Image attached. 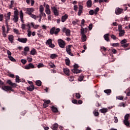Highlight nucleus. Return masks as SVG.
Here are the masks:
<instances>
[{"mask_svg": "<svg viewBox=\"0 0 130 130\" xmlns=\"http://www.w3.org/2000/svg\"><path fill=\"white\" fill-rule=\"evenodd\" d=\"M26 26L28 27L27 30V32H28L27 36L28 37H31V31L30 30L31 29V26H30V24H22L21 29H22V30H26Z\"/></svg>", "mask_w": 130, "mask_h": 130, "instance_id": "nucleus-1", "label": "nucleus"}, {"mask_svg": "<svg viewBox=\"0 0 130 130\" xmlns=\"http://www.w3.org/2000/svg\"><path fill=\"white\" fill-rule=\"evenodd\" d=\"M79 65L78 64H75L74 65V69L71 70L72 73L74 74H80L81 72H82V70H78Z\"/></svg>", "mask_w": 130, "mask_h": 130, "instance_id": "nucleus-2", "label": "nucleus"}, {"mask_svg": "<svg viewBox=\"0 0 130 130\" xmlns=\"http://www.w3.org/2000/svg\"><path fill=\"white\" fill-rule=\"evenodd\" d=\"M60 31V29L59 28H56L55 29V27H52L50 30V33L51 35H53V34H55V35H57V34H58V32Z\"/></svg>", "mask_w": 130, "mask_h": 130, "instance_id": "nucleus-3", "label": "nucleus"}, {"mask_svg": "<svg viewBox=\"0 0 130 130\" xmlns=\"http://www.w3.org/2000/svg\"><path fill=\"white\" fill-rule=\"evenodd\" d=\"M58 45L61 47V48H64L66 46V42L62 40V39H58Z\"/></svg>", "mask_w": 130, "mask_h": 130, "instance_id": "nucleus-4", "label": "nucleus"}, {"mask_svg": "<svg viewBox=\"0 0 130 130\" xmlns=\"http://www.w3.org/2000/svg\"><path fill=\"white\" fill-rule=\"evenodd\" d=\"M46 45H49V47H51V48L55 47V45L52 44V40L51 39H48V40L46 42Z\"/></svg>", "mask_w": 130, "mask_h": 130, "instance_id": "nucleus-5", "label": "nucleus"}, {"mask_svg": "<svg viewBox=\"0 0 130 130\" xmlns=\"http://www.w3.org/2000/svg\"><path fill=\"white\" fill-rule=\"evenodd\" d=\"M2 90H4V91H6V92H8V91H11L12 92L14 91V90L12 89V87L9 86H6V85H2Z\"/></svg>", "mask_w": 130, "mask_h": 130, "instance_id": "nucleus-6", "label": "nucleus"}, {"mask_svg": "<svg viewBox=\"0 0 130 130\" xmlns=\"http://www.w3.org/2000/svg\"><path fill=\"white\" fill-rule=\"evenodd\" d=\"M126 42H127V40H126V39L122 40L120 42L121 44H122L121 45V46L122 47H124V48H125L126 47H127V46H128V45H129V44H127V43H126Z\"/></svg>", "mask_w": 130, "mask_h": 130, "instance_id": "nucleus-7", "label": "nucleus"}, {"mask_svg": "<svg viewBox=\"0 0 130 130\" xmlns=\"http://www.w3.org/2000/svg\"><path fill=\"white\" fill-rule=\"evenodd\" d=\"M51 10L54 13V16L58 17L59 15V12L57 11V9L55 6H53L51 7Z\"/></svg>", "mask_w": 130, "mask_h": 130, "instance_id": "nucleus-8", "label": "nucleus"}, {"mask_svg": "<svg viewBox=\"0 0 130 130\" xmlns=\"http://www.w3.org/2000/svg\"><path fill=\"white\" fill-rule=\"evenodd\" d=\"M62 32L66 33L67 36H71V30L67 28V27H63L62 29Z\"/></svg>", "mask_w": 130, "mask_h": 130, "instance_id": "nucleus-9", "label": "nucleus"}, {"mask_svg": "<svg viewBox=\"0 0 130 130\" xmlns=\"http://www.w3.org/2000/svg\"><path fill=\"white\" fill-rule=\"evenodd\" d=\"M123 13V10L120 8H117L115 9V13L116 15H120V14H122Z\"/></svg>", "mask_w": 130, "mask_h": 130, "instance_id": "nucleus-10", "label": "nucleus"}, {"mask_svg": "<svg viewBox=\"0 0 130 130\" xmlns=\"http://www.w3.org/2000/svg\"><path fill=\"white\" fill-rule=\"evenodd\" d=\"M66 51L69 55H71V56H74V54L71 52V45H68V47H66Z\"/></svg>", "mask_w": 130, "mask_h": 130, "instance_id": "nucleus-11", "label": "nucleus"}, {"mask_svg": "<svg viewBox=\"0 0 130 130\" xmlns=\"http://www.w3.org/2000/svg\"><path fill=\"white\" fill-rule=\"evenodd\" d=\"M33 12H34V9L33 8H27L26 10V14H27L29 16L32 14Z\"/></svg>", "mask_w": 130, "mask_h": 130, "instance_id": "nucleus-12", "label": "nucleus"}, {"mask_svg": "<svg viewBox=\"0 0 130 130\" xmlns=\"http://www.w3.org/2000/svg\"><path fill=\"white\" fill-rule=\"evenodd\" d=\"M35 68V67L33 64H32V63H29L28 65L25 66L24 69L25 70H30V69H34Z\"/></svg>", "mask_w": 130, "mask_h": 130, "instance_id": "nucleus-13", "label": "nucleus"}, {"mask_svg": "<svg viewBox=\"0 0 130 130\" xmlns=\"http://www.w3.org/2000/svg\"><path fill=\"white\" fill-rule=\"evenodd\" d=\"M17 41H19V42H21V43H27V41H28V39H27V38H18L17 39Z\"/></svg>", "mask_w": 130, "mask_h": 130, "instance_id": "nucleus-14", "label": "nucleus"}, {"mask_svg": "<svg viewBox=\"0 0 130 130\" xmlns=\"http://www.w3.org/2000/svg\"><path fill=\"white\" fill-rule=\"evenodd\" d=\"M68 18H69V15H68V14H65L63 16H62L61 17V22L62 23H64V22H66V21H67V19H68Z\"/></svg>", "mask_w": 130, "mask_h": 130, "instance_id": "nucleus-15", "label": "nucleus"}, {"mask_svg": "<svg viewBox=\"0 0 130 130\" xmlns=\"http://www.w3.org/2000/svg\"><path fill=\"white\" fill-rule=\"evenodd\" d=\"M83 6L82 5H79V11H78V16H81L82 14H83Z\"/></svg>", "mask_w": 130, "mask_h": 130, "instance_id": "nucleus-16", "label": "nucleus"}, {"mask_svg": "<svg viewBox=\"0 0 130 130\" xmlns=\"http://www.w3.org/2000/svg\"><path fill=\"white\" fill-rule=\"evenodd\" d=\"M109 34H106L104 36V38L106 41H107V42H109L110 41V40L109 39V36H110Z\"/></svg>", "mask_w": 130, "mask_h": 130, "instance_id": "nucleus-17", "label": "nucleus"}, {"mask_svg": "<svg viewBox=\"0 0 130 130\" xmlns=\"http://www.w3.org/2000/svg\"><path fill=\"white\" fill-rule=\"evenodd\" d=\"M63 71L65 75H67V76H70V69L68 68H64L63 69Z\"/></svg>", "mask_w": 130, "mask_h": 130, "instance_id": "nucleus-18", "label": "nucleus"}, {"mask_svg": "<svg viewBox=\"0 0 130 130\" xmlns=\"http://www.w3.org/2000/svg\"><path fill=\"white\" fill-rule=\"evenodd\" d=\"M51 128L52 130H57L58 128V124L57 123L54 124L52 126Z\"/></svg>", "mask_w": 130, "mask_h": 130, "instance_id": "nucleus-19", "label": "nucleus"}, {"mask_svg": "<svg viewBox=\"0 0 130 130\" xmlns=\"http://www.w3.org/2000/svg\"><path fill=\"white\" fill-rule=\"evenodd\" d=\"M27 90H28V91H30V92H32V91H33L34 90V89H35L34 88V85H31L28 87H27L26 88Z\"/></svg>", "mask_w": 130, "mask_h": 130, "instance_id": "nucleus-20", "label": "nucleus"}, {"mask_svg": "<svg viewBox=\"0 0 130 130\" xmlns=\"http://www.w3.org/2000/svg\"><path fill=\"white\" fill-rule=\"evenodd\" d=\"M58 55L56 54H51L50 56V58L52 59H55L56 57H58Z\"/></svg>", "mask_w": 130, "mask_h": 130, "instance_id": "nucleus-21", "label": "nucleus"}, {"mask_svg": "<svg viewBox=\"0 0 130 130\" xmlns=\"http://www.w3.org/2000/svg\"><path fill=\"white\" fill-rule=\"evenodd\" d=\"M86 5H87V8H91V7H92V1L91 0H88L86 2Z\"/></svg>", "mask_w": 130, "mask_h": 130, "instance_id": "nucleus-22", "label": "nucleus"}, {"mask_svg": "<svg viewBox=\"0 0 130 130\" xmlns=\"http://www.w3.org/2000/svg\"><path fill=\"white\" fill-rule=\"evenodd\" d=\"M81 39L82 42H85V41L87 40V36H86V35H81Z\"/></svg>", "mask_w": 130, "mask_h": 130, "instance_id": "nucleus-23", "label": "nucleus"}, {"mask_svg": "<svg viewBox=\"0 0 130 130\" xmlns=\"http://www.w3.org/2000/svg\"><path fill=\"white\" fill-rule=\"evenodd\" d=\"M119 37H122V36H124V34L125 33V32L124 31V30H120L119 31Z\"/></svg>", "mask_w": 130, "mask_h": 130, "instance_id": "nucleus-24", "label": "nucleus"}, {"mask_svg": "<svg viewBox=\"0 0 130 130\" xmlns=\"http://www.w3.org/2000/svg\"><path fill=\"white\" fill-rule=\"evenodd\" d=\"M51 109L52 111L55 113H57V112H58V110H57V108L54 106L51 107Z\"/></svg>", "mask_w": 130, "mask_h": 130, "instance_id": "nucleus-25", "label": "nucleus"}, {"mask_svg": "<svg viewBox=\"0 0 130 130\" xmlns=\"http://www.w3.org/2000/svg\"><path fill=\"white\" fill-rule=\"evenodd\" d=\"M8 39L9 41H10L11 43H13L14 41V36L12 35L9 36Z\"/></svg>", "mask_w": 130, "mask_h": 130, "instance_id": "nucleus-26", "label": "nucleus"}, {"mask_svg": "<svg viewBox=\"0 0 130 130\" xmlns=\"http://www.w3.org/2000/svg\"><path fill=\"white\" fill-rule=\"evenodd\" d=\"M81 35H85V34H86V31L84 30V27H83V26H81Z\"/></svg>", "mask_w": 130, "mask_h": 130, "instance_id": "nucleus-27", "label": "nucleus"}, {"mask_svg": "<svg viewBox=\"0 0 130 130\" xmlns=\"http://www.w3.org/2000/svg\"><path fill=\"white\" fill-rule=\"evenodd\" d=\"M100 111L102 113H106V112H108V109L106 108H103L100 110Z\"/></svg>", "mask_w": 130, "mask_h": 130, "instance_id": "nucleus-28", "label": "nucleus"}, {"mask_svg": "<svg viewBox=\"0 0 130 130\" xmlns=\"http://www.w3.org/2000/svg\"><path fill=\"white\" fill-rule=\"evenodd\" d=\"M8 58H9L10 60H11V61H13V62H16V61H17L16 59H15L12 56H9V57H8Z\"/></svg>", "mask_w": 130, "mask_h": 130, "instance_id": "nucleus-29", "label": "nucleus"}, {"mask_svg": "<svg viewBox=\"0 0 130 130\" xmlns=\"http://www.w3.org/2000/svg\"><path fill=\"white\" fill-rule=\"evenodd\" d=\"M42 84V82L40 80H37L36 82V84L37 85V86H38V87H40Z\"/></svg>", "mask_w": 130, "mask_h": 130, "instance_id": "nucleus-30", "label": "nucleus"}, {"mask_svg": "<svg viewBox=\"0 0 130 130\" xmlns=\"http://www.w3.org/2000/svg\"><path fill=\"white\" fill-rule=\"evenodd\" d=\"M29 16L30 17H31V18H32V19H34L35 20H37V19H38V16H36L32 13Z\"/></svg>", "mask_w": 130, "mask_h": 130, "instance_id": "nucleus-31", "label": "nucleus"}, {"mask_svg": "<svg viewBox=\"0 0 130 130\" xmlns=\"http://www.w3.org/2000/svg\"><path fill=\"white\" fill-rule=\"evenodd\" d=\"M30 54H31V55H35V54H36V50L34 48L32 49L30 51Z\"/></svg>", "mask_w": 130, "mask_h": 130, "instance_id": "nucleus-32", "label": "nucleus"}, {"mask_svg": "<svg viewBox=\"0 0 130 130\" xmlns=\"http://www.w3.org/2000/svg\"><path fill=\"white\" fill-rule=\"evenodd\" d=\"M111 46H113V47H118L119 46V43H112L111 44Z\"/></svg>", "mask_w": 130, "mask_h": 130, "instance_id": "nucleus-33", "label": "nucleus"}, {"mask_svg": "<svg viewBox=\"0 0 130 130\" xmlns=\"http://www.w3.org/2000/svg\"><path fill=\"white\" fill-rule=\"evenodd\" d=\"M19 20V18L18 16H16V15H14V18H13V21H14V23H17Z\"/></svg>", "mask_w": 130, "mask_h": 130, "instance_id": "nucleus-34", "label": "nucleus"}, {"mask_svg": "<svg viewBox=\"0 0 130 130\" xmlns=\"http://www.w3.org/2000/svg\"><path fill=\"white\" fill-rule=\"evenodd\" d=\"M65 62L66 66H70V62H71V61L70 60V59L68 58L67 59H65Z\"/></svg>", "mask_w": 130, "mask_h": 130, "instance_id": "nucleus-35", "label": "nucleus"}, {"mask_svg": "<svg viewBox=\"0 0 130 130\" xmlns=\"http://www.w3.org/2000/svg\"><path fill=\"white\" fill-rule=\"evenodd\" d=\"M128 118H129V114H127L124 116V121H128Z\"/></svg>", "mask_w": 130, "mask_h": 130, "instance_id": "nucleus-36", "label": "nucleus"}, {"mask_svg": "<svg viewBox=\"0 0 130 130\" xmlns=\"http://www.w3.org/2000/svg\"><path fill=\"white\" fill-rule=\"evenodd\" d=\"M105 93H106V94H108V95H109V94H110V93H111L112 91L111 89H106L104 90Z\"/></svg>", "mask_w": 130, "mask_h": 130, "instance_id": "nucleus-37", "label": "nucleus"}, {"mask_svg": "<svg viewBox=\"0 0 130 130\" xmlns=\"http://www.w3.org/2000/svg\"><path fill=\"white\" fill-rule=\"evenodd\" d=\"M20 77H19V76L18 75H16V79H15V81H16V83H20Z\"/></svg>", "mask_w": 130, "mask_h": 130, "instance_id": "nucleus-38", "label": "nucleus"}, {"mask_svg": "<svg viewBox=\"0 0 130 130\" xmlns=\"http://www.w3.org/2000/svg\"><path fill=\"white\" fill-rule=\"evenodd\" d=\"M31 26H32L33 28H35V29H37L38 28V27H39V25H34V22H31Z\"/></svg>", "mask_w": 130, "mask_h": 130, "instance_id": "nucleus-39", "label": "nucleus"}, {"mask_svg": "<svg viewBox=\"0 0 130 130\" xmlns=\"http://www.w3.org/2000/svg\"><path fill=\"white\" fill-rule=\"evenodd\" d=\"M43 11H44V8L43 7V6L41 5L40 6V12L41 13H43Z\"/></svg>", "mask_w": 130, "mask_h": 130, "instance_id": "nucleus-40", "label": "nucleus"}, {"mask_svg": "<svg viewBox=\"0 0 130 130\" xmlns=\"http://www.w3.org/2000/svg\"><path fill=\"white\" fill-rule=\"evenodd\" d=\"M111 38H112V39H113V40H116V39H118V38H116V37L115 36H114V35H111Z\"/></svg>", "mask_w": 130, "mask_h": 130, "instance_id": "nucleus-41", "label": "nucleus"}, {"mask_svg": "<svg viewBox=\"0 0 130 130\" xmlns=\"http://www.w3.org/2000/svg\"><path fill=\"white\" fill-rule=\"evenodd\" d=\"M10 18H11V12H8L6 16V19H7V20H10Z\"/></svg>", "mask_w": 130, "mask_h": 130, "instance_id": "nucleus-42", "label": "nucleus"}, {"mask_svg": "<svg viewBox=\"0 0 130 130\" xmlns=\"http://www.w3.org/2000/svg\"><path fill=\"white\" fill-rule=\"evenodd\" d=\"M123 122L126 126H129V122L128 121H123Z\"/></svg>", "mask_w": 130, "mask_h": 130, "instance_id": "nucleus-43", "label": "nucleus"}, {"mask_svg": "<svg viewBox=\"0 0 130 130\" xmlns=\"http://www.w3.org/2000/svg\"><path fill=\"white\" fill-rule=\"evenodd\" d=\"M49 67H50L51 69H55L56 68L55 64H54V63H52L51 64H49Z\"/></svg>", "mask_w": 130, "mask_h": 130, "instance_id": "nucleus-44", "label": "nucleus"}, {"mask_svg": "<svg viewBox=\"0 0 130 130\" xmlns=\"http://www.w3.org/2000/svg\"><path fill=\"white\" fill-rule=\"evenodd\" d=\"M83 80H84L83 76H79V79H78V81H79V82H82V81H83Z\"/></svg>", "mask_w": 130, "mask_h": 130, "instance_id": "nucleus-45", "label": "nucleus"}, {"mask_svg": "<svg viewBox=\"0 0 130 130\" xmlns=\"http://www.w3.org/2000/svg\"><path fill=\"white\" fill-rule=\"evenodd\" d=\"M76 97L77 99H80L81 98V94L79 93H76Z\"/></svg>", "mask_w": 130, "mask_h": 130, "instance_id": "nucleus-46", "label": "nucleus"}, {"mask_svg": "<svg viewBox=\"0 0 130 130\" xmlns=\"http://www.w3.org/2000/svg\"><path fill=\"white\" fill-rule=\"evenodd\" d=\"M89 15H90V16H93V15H94V10H90L89 12Z\"/></svg>", "mask_w": 130, "mask_h": 130, "instance_id": "nucleus-47", "label": "nucleus"}, {"mask_svg": "<svg viewBox=\"0 0 130 130\" xmlns=\"http://www.w3.org/2000/svg\"><path fill=\"white\" fill-rule=\"evenodd\" d=\"M43 101H44V103L46 104H47H47H49V103H50V100H47V101H46V100H44Z\"/></svg>", "mask_w": 130, "mask_h": 130, "instance_id": "nucleus-48", "label": "nucleus"}, {"mask_svg": "<svg viewBox=\"0 0 130 130\" xmlns=\"http://www.w3.org/2000/svg\"><path fill=\"white\" fill-rule=\"evenodd\" d=\"M46 12V14H47V15H50L51 12L50 11V9L48 10H45Z\"/></svg>", "mask_w": 130, "mask_h": 130, "instance_id": "nucleus-49", "label": "nucleus"}, {"mask_svg": "<svg viewBox=\"0 0 130 130\" xmlns=\"http://www.w3.org/2000/svg\"><path fill=\"white\" fill-rule=\"evenodd\" d=\"M7 54L8 55V57H9L10 56H11L12 55V53L10 52V50H7Z\"/></svg>", "mask_w": 130, "mask_h": 130, "instance_id": "nucleus-50", "label": "nucleus"}, {"mask_svg": "<svg viewBox=\"0 0 130 130\" xmlns=\"http://www.w3.org/2000/svg\"><path fill=\"white\" fill-rule=\"evenodd\" d=\"M21 62H22V63H23V64H25V63L27 62V60H26L25 59H21Z\"/></svg>", "mask_w": 130, "mask_h": 130, "instance_id": "nucleus-51", "label": "nucleus"}, {"mask_svg": "<svg viewBox=\"0 0 130 130\" xmlns=\"http://www.w3.org/2000/svg\"><path fill=\"white\" fill-rule=\"evenodd\" d=\"M119 106L120 107H121L122 106V107H125V104H124V103H120Z\"/></svg>", "mask_w": 130, "mask_h": 130, "instance_id": "nucleus-52", "label": "nucleus"}, {"mask_svg": "<svg viewBox=\"0 0 130 130\" xmlns=\"http://www.w3.org/2000/svg\"><path fill=\"white\" fill-rule=\"evenodd\" d=\"M13 31L14 33H16V34H19V30L16 28H14Z\"/></svg>", "mask_w": 130, "mask_h": 130, "instance_id": "nucleus-53", "label": "nucleus"}, {"mask_svg": "<svg viewBox=\"0 0 130 130\" xmlns=\"http://www.w3.org/2000/svg\"><path fill=\"white\" fill-rule=\"evenodd\" d=\"M72 102L74 103V104H78V101L77 100H73Z\"/></svg>", "mask_w": 130, "mask_h": 130, "instance_id": "nucleus-54", "label": "nucleus"}, {"mask_svg": "<svg viewBox=\"0 0 130 130\" xmlns=\"http://www.w3.org/2000/svg\"><path fill=\"white\" fill-rule=\"evenodd\" d=\"M7 84H8L9 85H10V86L12 85V84L13 83V82H12V81L11 80H8L7 81Z\"/></svg>", "mask_w": 130, "mask_h": 130, "instance_id": "nucleus-55", "label": "nucleus"}, {"mask_svg": "<svg viewBox=\"0 0 130 130\" xmlns=\"http://www.w3.org/2000/svg\"><path fill=\"white\" fill-rule=\"evenodd\" d=\"M20 12V19L22 20L24 19V16L23 15V12H22V11H21Z\"/></svg>", "mask_w": 130, "mask_h": 130, "instance_id": "nucleus-56", "label": "nucleus"}, {"mask_svg": "<svg viewBox=\"0 0 130 130\" xmlns=\"http://www.w3.org/2000/svg\"><path fill=\"white\" fill-rule=\"evenodd\" d=\"M117 99H118V100H122L123 99V96H117Z\"/></svg>", "mask_w": 130, "mask_h": 130, "instance_id": "nucleus-57", "label": "nucleus"}, {"mask_svg": "<svg viewBox=\"0 0 130 130\" xmlns=\"http://www.w3.org/2000/svg\"><path fill=\"white\" fill-rule=\"evenodd\" d=\"M93 114H94V115L95 116H99V112H98L97 111H94Z\"/></svg>", "mask_w": 130, "mask_h": 130, "instance_id": "nucleus-58", "label": "nucleus"}, {"mask_svg": "<svg viewBox=\"0 0 130 130\" xmlns=\"http://www.w3.org/2000/svg\"><path fill=\"white\" fill-rule=\"evenodd\" d=\"M38 16V18H40L39 19V22L40 23V22H41V19H42V16L41 15V14H39Z\"/></svg>", "mask_w": 130, "mask_h": 130, "instance_id": "nucleus-59", "label": "nucleus"}, {"mask_svg": "<svg viewBox=\"0 0 130 130\" xmlns=\"http://www.w3.org/2000/svg\"><path fill=\"white\" fill-rule=\"evenodd\" d=\"M18 15H19V14H18V10L15 11H14V16H18Z\"/></svg>", "mask_w": 130, "mask_h": 130, "instance_id": "nucleus-60", "label": "nucleus"}, {"mask_svg": "<svg viewBox=\"0 0 130 130\" xmlns=\"http://www.w3.org/2000/svg\"><path fill=\"white\" fill-rule=\"evenodd\" d=\"M74 77L71 76V77L69 78V81H70V82H73V81H74Z\"/></svg>", "mask_w": 130, "mask_h": 130, "instance_id": "nucleus-61", "label": "nucleus"}, {"mask_svg": "<svg viewBox=\"0 0 130 130\" xmlns=\"http://www.w3.org/2000/svg\"><path fill=\"white\" fill-rule=\"evenodd\" d=\"M24 51L28 52L29 51V47H25L24 48Z\"/></svg>", "mask_w": 130, "mask_h": 130, "instance_id": "nucleus-62", "label": "nucleus"}, {"mask_svg": "<svg viewBox=\"0 0 130 130\" xmlns=\"http://www.w3.org/2000/svg\"><path fill=\"white\" fill-rule=\"evenodd\" d=\"M101 49H103V50H104L105 52L106 51V50H107V49H106V48H105V47L104 46L101 47Z\"/></svg>", "mask_w": 130, "mask_h": 130, "instance_id": "nucleus-63", "label": "nucleus"}, {"mask_svg": "<svg viewBox=\"0 0 130 130\" xmlns=\"http://www.w3.org/2000/svg\"><path fill=\"white\" fill-rule=\"evenodd\" d=\"M43 67V64L42 63H40L38 65V69H40V68H42Z\"/></svg>", "mask_w": 130, "mask_h": 130, "instance_id": "nucleus-64", "label": "nucleus"}]
</instances>
